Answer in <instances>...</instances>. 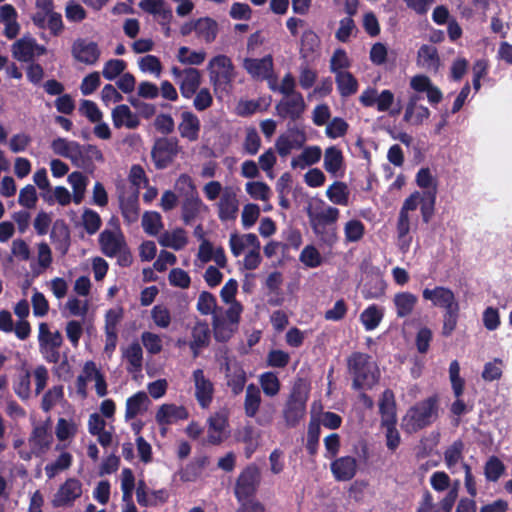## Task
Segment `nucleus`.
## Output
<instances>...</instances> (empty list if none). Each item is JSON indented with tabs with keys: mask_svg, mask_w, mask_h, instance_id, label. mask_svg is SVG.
Returning <instances> with one entry per match:
<instances>
[{
	"mask_svg": "<svg viewBox=\"0 0 512 512\" xmlns=\"http://www.w3.org/2000/svg\"><path fill=\"white\" fill-rule=\"evenodd\" d=\"M409 86L413 91L408 98L404 120L413 126L422 125L431 115L428 107L420 103L421 94H425L429 103L438 104L443 99V93L434 85L432 80L424 74H416L409 80Z\"/></svg>",
	"mask_w": 512,
	"mask_h": 512,
	"instance_id": "f257e3e1",
	"label": "nucleus"
},
{
	"mask_svg": "<svg viewBox=\"0 0 512 512\" xmlns=\"http://www.w3.org/2000/svg\"><path fill=\"white\" fill-rule=\"evenodd\" d=\"M307 215L311 228L319 240L328 246L334 245L338 239L335 224L340 216L339 209L316 199L308 204Z\"/></svg>",
	"mask_w": 512,
	"mask_h": 512,
	"instance_id": "f03ea898",
	"label": "nucleus"
},
{
	"mask_svg": "<svg viewBox=\"0 0 512 512\" xmlns=\"http://www.w3.org/2000/svg\"><path fill=\"white\" fill-rule=\"evenodd\" d=\"M206 70L210 84L218 97L231 92L236 69L230 57L224 54L212 56L207 63Z\"/></svg>",
	"mask_w": 512,
	"mask_h": 512,
	"instance_id": "7ed1b4c3",
	"label": "nucleus"
},
{
	"mask_svg": "<svg viewBox=\"0 0 512 512\" xmlns=\"http://www.w3.org/2000/svg\"><path fill=\"white\" fill-rule=\"evenodd\" d=\"M438 398L428 397L410 407L401 420V427L407 433L417 432L432 424L438 417Z\"/></svg>",
	"mask_w": 512,
	"mask_h": 512,
	"instance_id": "20e7f679",
	"label": "nucleus"
},
{
	"mask_svg": "<svg viewBox=\"0 0 512 512\" xmlns=\"http://www.w3.org/2000/svg\"><path fill=\"white\" fill-rule=\"evenodd\" d=\"M349 370L353 376L355 389H370L378 381L379 371L370 356L355 353L348 360Z\"/></svg>",
	"mask_w": 512,
	"mask_h": 512,
	"instance_id": "39448f33",
	"label": "nucleus"
},
{
	"mask_svg": "<svg viewBox=\"0 0 512 512\" xmlns=\"http://www.w3.org/2000/svg\"><path fill=\"white\" fill-rule=\"evenodd\" d=\"M99 243L102 252L106 256L114 257L120 255L124 265H128L131 262V257L128 253L127 244L120 229L118 219L112 218L108 222V227L99 235Z\"/></svg>",
	"mask_w": 512,
	"mask_h": 512,
	"instance_id": "423d86ee",
	"label": "nucleus"
},
{
	"mask_svg": "<svg viewBox=\"0 0 512 512\" xmlns=\"http://www.w3.org/2000/svg\"><path fill=\"white\" fill-rule=\"evenodd\" d=\"M308 394L309 389L306 382L298 380L283 410V417L288 426H295L304 418Z\"/></svg>",
	"mask_w": 512,
	"mask_h": 512,
	"instance_id": "0eeeda50",
	"label": "nucleus"
},
{
	"mask_svg": "<svg viewBox=\"0 0 512 512\" xmlns=\"http://www.w3.org/2000/svg\"><path fill=\"white\" fill-rule=\"evenodd\" d=\"M53 442L50 420L33 426L28 438V450H20L19 456L23 460H30L33 455L40 456L46 453Z\"/></svg>",
	"mask_w": 512,
	"mask_h": 512,
	"instance_id": "6e6552de",
	"label": "nucleus"
},
{
	"mask_svg": "<svg viewBox=\"0 0 512 512\" xmlns=\"http://www.w3.org/2000/svg\"><path fill=\"white\" fill-rule=\"evenodd\" d=\"M243 311L241 304H234L225 311L213 315L214 336L218 341H227L237 330L240 316Z\"/></svg>",
	"mask_w": 512,
	"mask_h": 512,
	"instance_id": "1a4fd4ad",
	"label": "nucleus"
},
{
	"mask_svg": "<svg viewBox=\"0 0 512 512\" xmlns=\"http://www.w3.org/2000/svg\"><path fill=\"white\" fill-rule=\"evenodd\" d=\"M415 182L420 189L424 190L422 195L428 200V202H424L421 206L422 219L425 223H428L434 213L437 180L429 168H421L415 176Z\"/></svg>",
	"mask_w": 512,
	"mask_h": 512,
	"instance_id": "9d476101",
	"label": "nucleus"
},
{
	"mask_svg": "<svg viewBox=\"0 0 512 512\" xmlns=\"http://www.w3.org/2000/svg\"><path fill=\"white\" fill-rule=\"evenodd\" d=\"M91 381L95 383L94 387L97 395L104 397L108 392L105 378L93 361H87L76 380L77 393L82 398L87 396V383Z\"/></svg>",
	"mask_w": 512,
	"mask_h": 512,
	"instance_id": "9b49d317",
	"label": "nucleus"
},
{
	"mask_svg": "<svg viewBox=\"0 0 512 512\" xmlns=\"http://www.w3.org/2000/svg\"><path fill=\"white\" fill-rule=\"evenodd\" d=\"M460 482L456 480L449 492L440 500L435 501L430 492H425L416 512H450L458 497Z\"/></svg>",
	"mask_w": 512,
	"mask_h": 512,
	"instance_id": "f8f14e48",
	"label": "nucleus"
},
{
	"mask_svg": "<svg viewBox=\"0 0 512 512\" xmlns=\"http://www.w3.org/2000/svg\"><path fill=\"white\" fill-rule=\"evenodd\" d=\"M38 341L41 352L50 362H56L59 358L58 349L63 338L58 330L51 331L47 323H40L38 328Z\"/></svg>",
	"mask_w": 512,
	"mask_h": 512,
	"instance_id": "ddd939ff",
	"label": "nucleus"
},
{
	"mask_svg": "<svg viewBox=\"0 0 512 512\" xmlns=\"http://www.w3.org/2000/svg\"><path fill=\"white\" fill-rule=\"evenodd\" d=\"M307 141L306 132L296 125H289L275 142V149L281 157L290 155L292 150L300 149Z\"/></svg>",
	"mask_w": 512,
	"mask_h": 512,
	"instance_id": "4468645a",
	"label": "nucleus"
},
{
	"mask_svg": "<svg viewBox=\"0 0 512 512\" xmlns=\"http://www.w3.org/2000/svg\"><path fill=\"white\" fill-rule=\"evenodd\" d=\"M50 147L54 154L69 159L75 166L84 164L85 148L80 143L57 137L51 141Z\"/></svg>",
	"mask_w": 512,
	"mask_h": 512,
	"instance_id": "2eb2a0df",
	"label": "nucleus"
},
{
	"mask_svg": "<svg viewBox=\"0 0 512 512\" xmlns=\"http://www.w3.org/2000/svg\"><path fill=\"white\" fill-rule=\"evenodd\" d=\"M422 298L430 302L432 306L441 308L444 311L460 306L455 293L446 286L427 287L422 291Z\"/></svg>",
	"mask_w": 512,
	"mask_h": 512,
	"instance_id": "dca6fc26",
	"label": "nucleus"
},
{
	"mask_svg": "<svg viewBox=\"0 0 512 512\" xmlns=\"http://www.w3.org/2000/svg\"><path fill=\"white\" fill-rule=\"evenodd\" d=\"M194 395L201 408L207 409L213 400L214 384L202 369L192 372Z\"/></svg>",
	"mask_w": 512,
	"mask_h": 512,
	"instance_id": "f3484780",
	"label": "nucleus"
},
{
	"mask_svg": "<svg viewBox=\"0 0 512 512\" xmlns=\"http://www.w3.org/2000/svg\"><path fill=\"white\" fill-rule=\"evenodd\" d=\"M276 113L283 119L296 121L306 110V103L301 93L284 96L275 106Z\"/></svg>",
	"mask_w": 512,
	"mask_h": 512,
	"instance_id": "a211bd4d",
	"label": "nucleus"
},
{
	"mask_svg": "<svg viewBox=\"0 0 512 512\" xmlns=\"http://www.w3.org/2000/svg\"><path fill=\"white\" fill-rule=\"evenodd\" d=\"M417 223V214L407 213L400 209L396 224V235L397 246L401 252L406 253L409 250L412 244L410 231L413 226L417 225Z\"/></svg>",
	"mask_w": 512,
	"mask_h": 512,
	"instance_id": "6ab92c4d",
	"label": "nucleus"
},
{
	"mask_svg": "<svg viewBox=\"0 0 512 512\" xmlns=\"http://www.w3.org/2000/svg\"><path fill=\"white\" fill-rule=\"evenodd\" d=\"M13 57L20 62H29L46 53V48L39 45L37 41L30 37L24 36L13 43L11 47Z\"/></svg>",
	"mask_w": 512,
	"mask_h": 512,
	"instance_id": "aec40b11",
	"label": "nucleus"
},
{
	"mask_svg": "<svg viewBox=\"0 0 512 512\" xmlns=\"http://www.w3.org/2000/svg\"><path fill=\"white\" fill-rule=\"evenodd\" d=\"M82 495V483L76 478H68L53 496L54 507L71 506Z\"/></svg>",
	"mask_w": 512,
	"mask_h": 512,
	"instance_id": "412c9836",
	"label": "nucleus"
},
{
	"mask_svg": "<svg viewBox=\"0 0 512 512\" xmlns=\"http://www.w3.org/2000/svg\"><path fill=\"white\" fill-rule=\"evenodd\" d=\"M188 418V411L184 406L176 405L172 403H165L159 406L156 414L155 420L157 424L161 427L162 434L166 433L167 427L169 425L175 424L180 420H185Z\"/></svg>",
	"mask_w": 512,
	"mask_h": 512,
	"instance_id": "4be33fe9",
	"label": "nucleus"
},
{
	"mask_svg": "<svg viewBox=\"0 0 512 512\" xmlns=\"http://www.w3.org/2000/svg\"><path fill=\"white\" fill-rule=\"evenodd\" d=\"M259 481L260 473L256 467L248 466L244 469L239 475L235 486V495L238 500L242 501L253 495L258 487Z\"/></svg>",
	"mask_w": 512,
	"mask_h": 512,
	"instance_id": "5701e85b",
	"label": "nucleus"
},
{
	"mask_svg": "<svg viewBox=\"0 0 512 512\" xmlns=\"http://www.w3.org/2000/svg\"><path fill=\"white\" fill-rule=\"evenodd\" d=\"M323 154V168L334 178H342L346 172V163L342 150L336 146H328Z\"/></svg>",
	"mask_w": 512,
	"mask_h": 512,
	"instance_id": "b1692460",
	"label": "nucleus"
},
{
	"mask_svg": "<svg viewBox=\"0 0 512 512\" xmlns=\"http://www.w3.org/2000/svg\"><path fill=\"white\" fill-rule=\"evenodd\" d=\"M330 470L336 481L347 482L356 476L359 470V462L353 456H341L331 462Z\"/></svg>",
	"mask_w": 512,
	"mask_h": 512,
	"instance_id": "393cba45",
	"label": "nucleus"
},
{
	"mask_svg": "<svg viewBox=\"0 0 512 512\" xmlns=\"http://www.w3.org/2000/svg\"><path fill=\"white\" fill-rule=\"evenodd\" d=\"M73 58L85 65H94L100 58L101 51L97 43L87 39H77L72 45Z\"/></svg>",
	"mask_w": 512,
	"mask_h": 512,
	"instance_id": "a878e982",
	"label": "nucleus"
},
{
	"mask_svg": "<svg viewBox=\"0 0 512 512\" xmlns=\"http://www.w3.org/2000/svg\"><path fill=\"white\" fill-rule=\"evenodd\" d=\"M239 199L232 187H225L217 203L218 217L221 221H234L239 211Z\"/></svg>",
	"mask_w": 512,
	"mask_h": 512,
	"instance_id": "bb28decb",
	"label": "nucleus"
},
{
	"mask_svg": "<svg viewBox=\"0 0 512 512\" xmlns=\"http://www.w3.org/2000/svg\"><path fill=\"white\" fill-rule=\"evenodd\" d=\"M228 412L224 409L215 412L208 419L207 441L219 444L227 436Z\"/></svg>",
	"mask_w": 512,
	"mask_h": 512,
	"instance_id": "cd10ccee",
	"label": "nucleus"
},
{
	"mask_svg": "<svg viewBox=\"0 0 512 512\" xmlns=\"http://www.w3.org/2000/svg\"><path fill=\"white\" fill-rule=\"evenodd\" d=\"M178 152L176 143L162 139L158 140L151 152L152 159L158 169L167 167Z\"/></svg>",
	"mask_w": 512,
	"mask_h": 512,
	"instance_id": "c85d7f7f",
	"label": "nucleus"
},
{
	"mask_svg": "<svg viewBox=\"0 0 512 512\" xmlns=\"http://www.w3.org/2000/svg\"><path fill=\"white\" fill-rule=\"evenodd\" d=\"M273 58L267 55L261 59L245 58L243 60V68L254 79L264 80L273 74Z\"/></svg>",
	"mask_w": 512,
	"mask_h": 512,
	"instance_id": "c756f323",
	"label": "nucleus"
},
{
	"mask_svg": "<svg viewBox=\"0 0 512 512\" xmlns=\"http://www.w3.org/2000/svg\"><path fill=\"white\" fill-rule=\"evenodd\" d=\"M139 194L137 191H130L119 194V204L122 216L127 224H133L139 218Z\"/></svg>",
	"mask_w": 512,
	"mask_h": 512,
	"instance_id": "7c9ffc66",
	"label": "nucleus"
},
{
	"mask_svg": "<svg viewBox=\"0 0 512 512\" xmlns=\"http://www.w3.org/2000/svg\"><path fill=\"white\" fill-rule=\"evenodd\" d=\"M0 23L4 26L3 35L7 39H14L20 32V24L18 22V13L11 4H3L0 6Z\"/></svg>",
	"mask_w": 512,
	"mask_h": 512,
	"instance_id": "2f4dec72",
	"label": "nucleus"
},
{
	"mask_svg": "<svg viewBox=\"0 0 512 512\" xmlns=\"http://www.w3.org/2000/svg\"><path fill=\"white\" fill-rule=\"evenodd\" d=\"M112 122L115 128L125 127L135 129L140 124L139 116L126 104H119L111 112Z\"/></svg>",
	"mask_w": 512,
	"mask_h": 512,
	"instance_id": "473e14b6",
	"label": "nucleus"
},
{
	"mask_svg": "<svg viewBox=\"0 0 512 512\" xmlns=\"http://www.w3.org/2000/svg\"><path fill=\"white\" fill-rule=\"evenodd\" d=\"M322 157V149L317 145L303 146L302 151L291 159L292 169L304 170L317 164Z\"/></svg>",
	"mask_w": 512,
	"mask_h": 512,
	"instance_id": "72a5a7b5",
	"label": "nucleus"
},
{
	"mask_svg": "<svg viewBox=\"0 0 512 512\" xmlns=\"http://www.w3.org/2000/svg\"><path fill=\"white\" fill-rule=\"evenodd\" d=\"M158 242L165 248L179 251L186 247L189 238L184 229L177 227L161 233L158 237Z\"/></svg>",
	"mask_w": 512,
	"mask_h": 512,
	"instance_id": "f704fd0d",
	"label": "nucleus"
},
{
	"mask_svg": "<svg viewBox=\"0 0 512 512\" xmlns=\"http://www.w3.org/2000/svg\"><path fill=\"white\" fill-rule=\"evenodd\" d=\"M201 81L202 75L198 69L194 67L186 68V73L177 84L182 97L185 99L192 98L199 89Z\"/></svg>",
	"mask_w": 512,
	"mask_h": 512,
	"instance_id": "c9c22d12",
	"label": "nucleus"
},
{
	"mask_svg": "<svg viewBox=\"0 0 512 512\" xmlns=\"http://www.w3.org/2000/svg\"><path fill=\"white\" fill-rule=\"evenodd\" d=\"M151 401L147 393L140 391L130 396L125 404V419L131 420L144 414L150 407Z\"/></svg>",
	"mask_w": 512,
	"mask_h": 512,
	"instance_id": "e433bc0d",
	"label": "nucleus"
},
{
	"mask_svg": "<svg viewBox=\"0 0 512 512\" xmlns=\"http://www.w3.org/2000/svg\"><path fill=\"white\" fill-rule=\"evenodd\" d=\"M88 431L96 436L98 442L106 447L112 442V433L106 429V421L98 413H92L88 419Z\"/></svg>",
	"mask_w": 512,
	"mask_h": 512,
	"instance_id": "4c0bfd02",
	"label": "nucleus"
},
{
	"mask_svg": "<svg viewBox=\"0 0 512 512\" xmlns=\"http://www.w3.org/2000/svg\"><path fill=\"white\" fill-rule=\"evenodd\" d=\"M229 245L232 254L235 257L240 256L244 251L252 250V248H260V242L257 236L253 233L248 234H231Z\"/></svg>",
	"mask_w": 512,
	"mask_h": 512,
	"instance_id": "58836bf2",
	"label": "nucleus"
},
{
	"mask_svg": "<svg viewBox=\"0 0 512 512\" xmlns=\"http://www.w3.org/2000/svg\"><path fill=\"white\" fill-rule=\"evenodd\" d=\"M178 129L181 137L189 141H196L200 132V120L193 112L184 111L181 114Z\"/></svg>",
	"mask_w": 512,
	"mask_h": 512,
	"instance_id": "ea45409f",
	"label": "nucleus"
},
{
	"mask_svg": "<svg viewBox=\"0 0 512 512\" xmlns=\"http://www.w3.org/2000/svg\"><path fill=\"white\" fill-rule=\"evenodd\" d=\"M416 63L424 70L436 72L440 67L437 49L432 45H422L418 50Z\"/></svg>",
	"mask_w": 512,
	"mask_h": 512,
	"instance_id": "a19ab883",
	"label": "nucleus"
},
{
	"mask_svg": "<svg viewBox=\"0 0 512 512\" xmlns=\"http://www.w3.org/2000/svg\"><path fill=\"white\" fill-rule=\"evenodd\" d=\"M417 303L418 297L408 291L398 292L393 297V304L396 310V315L399 318H404L411 315Z\"/></svg>",
	"mask_w": 512,
	"mask_h": 512,
	"instance_id": "79ce46f5",
	"label": "nucleus"
},
{
	"mask_svg": "<svg viewBox=\"0 0 512 512\" xmlns=\"http://www.w3.org/2000/svg\"><path fill=\"white\" fill-rule=\"evenodd\" d=\"M381 425L396 424V404L394 394L390 390L384 391L379 402Z\"/></svg>",
	"mask_w": 512,
	"mask_h": 512,
	"instance_id": "37998d69",
	"label": "nucleus"
},
{
	"mask_svg": "<svg viewBox=\"0 0 512 512\" xmlns=\"http://www.w3.org/2000/svg\"><path fill=\"white\" fill-rule=\"evenodd\" d=\"M198 38L205 43H211L216 39L218 33L217 22L209 17L196 20L192 27Z\"/></svg>",
	"mask_w": 512,
	"mask_h": 512,
	"instance_id": "c03bdc74",
	"label": "nucleus"
},
{
	"mask_svg": "<svg viewBox=\"0 0 512 512\" xmlns=\"http://www.w3.org/2000/svg\"><path fill=\"white\" fill-rule=\"evenodd\" d=\"M226 379L227 385L235 395H238L243 391L247 381L245 371L237 364L231 363L226 364Z\"/></svg>",
	"mask_w": 512,
	"mask_h": 512,
	"instance_id": "a18cd8bd",
	"label": "nucleus"
},
{
	"mask_svg": "<svg viewBox=\"0 0 512 512\" xmlns=\"http://www.w3.org/2000/svg\"><path fill=\"white\" fill-rule=\"evenodd\" d=\"M325 195L334 205L347 206L349 204L350 191L345 182H333L327 187Z\"/></svg>",
	"mask_w": 512,
	"mask_h": 512,
	"instance_id": "49530a36",
	"label": "nucleus"
},
{
	"mask_svg": "<svg viewBox=\"0 0 512 512\" xmlns=\"http://www.w3.org/2000/svg\"><path fill=\"white\" fill-rule=\"evenodd\" d=\"M78 432V424L73 419L59 418L55 427V435L66 447Z\"/></svg>",
	"mask_w": 512,
	"mask_h": 512,
	"instance_id": "de8ad7c7",
	"label": "nucleus"
},
{
	"mask_svg": "<svg viewBox=\"0 0 512 512\" xmlns=\"http://www.w3.org/2000/svg\"><path fill=\"white\" fill-rule=\"evenodd\" d=\"M209 339L210 331L208 324L197 322L192 328V340L190 342V348L195 357L199 354L200 349L208 345Z\"/></svg>",
	"mask_w": 512,
	"mask_h": 512,
	"instance_id": "09e8293b",
	"label": "nucleus"
},
{
	"mask_svg": "<svg viewBox=\"0 0 512 512\" xmlns=\"http://www.w3.org/2000/svg\"><path fill=\"white\" fill-rule=\"evenodd\" d=\"M206 52L203 49L193 50L187 46H181L177 50L176 58L182 65L200 66L206 60Z\"/></svg>",
	"mask_w": 512,
	"mask_h": 512,
	"instance_id": "8fccbe9b",
	"label": "nucleus"
},
{
	"mask_svg": "<svg viewBox=\"0 0 512 512\" xmlns=\"http://www.w3.org/2000/svg\"><path fill=\"white\" fill-rule=\"evenodd\" d=\"M262 401L261 391L255 384L246 387L244 399V411L246 416L255 417Z\"/></svg>",
	"mask_w": 512,
	"mask_h": 512,
	"instance_id": "3c124183",
	"label": "nucleus"
},
{
	"mask_svg": "<svg viewBox=\"0 0 512 512\" xmlns=\"http://www.w3.org/2000/svg\"><path fill=\"white\" fill-rule=\"evenodd\" d=\"M67 182L73 191V202L75 204H80L85 197L88 178L82 172L75 171L69 174Z\"/></svg>",
	"mask_w": 512,
	"mask_h": 512,
	"instance_id": "603ef678",
	"label": "nucleus"
},
{
	"mask_svg": "<svg viewBox=\"0 0 512 512\" xmlns=\"http://www.w3.org/2000/svg\"><path fill=\"white\" fill-rule=\"evenodd\" d=\"M207 207L199 198L198 194L188 196L183 202L182 214L183 220L188 223L197 217L201 212L206 211Z\"/></svg>",
	"mask_w": 512,
	"mask_h": 512,
	"instance_id": "864d4df0",
	"label": "nucleus"
},
{
	"mask_svg": "<svg viewBox=\"0 0 512 512\" xmlns=\"http://www.w3.org/2000/svg\"><path fill=\"white\" fill-rule=\"evenodd\" d=\"M337 89L342 97H348L355 94L358 90V81L348 71L335 74Z\"/></svg>",
	"mask_w": 512,
	"mask_h": 512,
	"instance_id": "5fc2aeb1",
	"label": "nucleus"
},
{
	"mask_svg": "<svg viewBox=\"0 0 512 512\" xmlns=\"http://www.w3.org/2000/svg\"><path fill=\"white\" fill-rule=\"evenodd\" d=\"M383 316V309L373 304L363 310V312L360 314V321L367 331H372L379 326Z\"/></svg>",
	"mask_w": 512,
	"mask_h": 512,
	"instance_id": "6e6d98bb",
	"label": "nucleus"
},
{
	"mask_svg": "<svg viewBox=\"0 0 512 512\" xmlns=\"http://www.w3.org/2000/svg\"><path fill=\"white\" fill-rule=\"evenodd\" d=\"M462 450V442L456 441L445 451V464L452 473L458 472L460 467L463 468L464 463L462 462Z\"/></svg>",
	"mask_w": 512,
	"mask_h": 512,
	"instance_id": "4d7b16f0",
	"label": "nucleus"
},
{
	"mask_svg": "<svg viewBox=\"0 0 512 512\" xmlns=\"http://www.w3.org/2000/svg\"><path fill=\"white\" fill-rule=\"evenodd\" d=\"M258 381L263 393L267 397H275L279 394L281 383L275 372L267 371L260 374Z\"/></svg>",
	"mask_w": 512,
	"mask_h": 512,
	"instance_id": "13d9d810",
	"label": "nucleus"
},
{
	"mask_svg": "<svg viewBox=\"0 0 512 512\" xmlns=\"http://www.w3.org/2000/svg\"><path fill=\"white\" fill-rule=\"evenodd\" d=\"M123 357L128 362L127 370L129 372H137L142 367L143 353L138 343L130 344L124 351Z\"/></svg>",
	"mask_w": 512,
	"mask_h": 512,
	"instance_id": "bf43d9fd",
	"label": "nucleus"
},
{
	"mask_svg": "<svg viewBox=\"0 0 512 512\" xmlns=\"http://www.w3.org/2000/svg\"><path fill=\"white\" fill-rule=\"evenodd\" d=\"M245 191L252 199L263 202H268L272 196L271 188L262 181L247 182Z\"/></svg>",
	"mask_w": 512,
	"mask_h": 512,
	"instance_id": "052dcab7",
	"label": "nucleus"
},
{
	"mask_svg": "<svg viewBox=\"0 0 512 512\" xmlns=\"http://www.w3.org/2000/svg\"><path fill=\"white\" fill-rule=\"evenodd\" d=\"M142 227L150 236L158 235L163 229L162 217L158 212L146 211L142 216Z\"/></svg>",
	"mask_w": 512,
	"mask_h": 512,
	"instance_id": "680f3d73",
	"label": "nucleus"
},
{
	"mask_svg": "<svg viewBox=\"0 0 512 512\" xmlns=\"http://www.w3.org/2000/svg\"><path fill=\"white\" fill-rule=\"evenodd\" d=\"M320 47V39L312 30H306L301 39V54L303 58H309L317 54Z\"/></svg>",
	"mask_w": 512,
	"mask_h": 512,
	"instance_id": "e2e57ef3",
	"label": "nucleus"
},
{
	"mask_svg": "<svg viewBox=\"0 0 512 512\" xmlns=\"http://www.w3.org/2000/svg\"><path fill=\"white\" fill-rule=\"evenodd\" d=\"M72 464V455L62 452L55 461L45 466V474L49 479L54 478L60 472L67 470Z\"/></svg>",
	"mask_w": 512,
	"mask_h": 512,
	"instance_id": "0e129e2a",
	"label": "nucleus"
},
{
	"mask_svg": "<svg viewBox=\"0 0 512 512\" xmlns=\"http://www.w3.org/2000/svg\"><path fill=\"white\" fill-rule=\"evenodd\" d=\"M138 67L141 72L151 74L159 78L162 73V64L158 57L154 55H145L140 57L137 61Z\"/></svg>",
	"mask_w": 512,
	"mask_h": 512,
	"instance_id": "69168bd1",
	"label": "nucleus"
},
{
	"mask_svg": "<svg viewBox=\"0 0 512 512\" xmlns=\"http://www.w3.org/2000/svg\"><path fill=\"white\" fill-rule=\"evenodd\" d=\"M52 261V251L48 244L44 242L39 243L37 246V266L32 267L33 272L36 275L41 274L51 266Z\"/></svg>",
	"mask_w": 512,
	"mask_h": 512,
	"instance_id": "338daca9",
	"label": "nucleus"
},
{
	"mask_svg": "<svg viewBox=\"0 0 512 512\" xmlns=\"http://www.w3.org/2000/svg\"><path fill=\"white\" fill-rule=\"evenodd\" d=\"M365 233L364 224L358 219H351L344 225V235L346 242H358Z\"/></svg>",
	"mask_w": 512,
	"mask_h": 512,
	"instance_id": "774afa93",
	"label": "nucleus"
}]
</instances>
